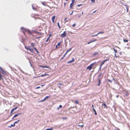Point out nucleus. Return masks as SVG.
Here are the masks:
<instances>
[{"mask_svg":"<svg viewBox=\"0 0 130 130\" xmlns=\"http://www.w3.org/2000/svg\"><path fill=\"white\" fill-rule=\"evenodd\" d=\"M39 30V31H41V29H40V30Z\"/></svg>","mask_w":130,"mask_h":130,"instance_id":"e2e57ef3","label":"nucleus"},{"mask_svg":"<svg viewBox=\"0 0 130 130\" xmlns=\"http://www.w3.org/2000/svg\"><path fill=\"white\" fill-rule=\"evenodd\" d=\"M40 88V86H38V87H36L35 88V89H38Z\"/></svg>","mask_w":130,"mask_h":130,"instance_id":"f704fd0d","label":"nucleus"},{"mask_svg":"<svg viewBox=\"0 0 130 130\" xmlns=\"http://www.w3.org/2000/svg\"><path fill=\"white\" fill-rule=\"evenodd\" d=\"M84 126V125H78V126H80V127H83V126Z\"/></svg>","mask_w":130,"mask_h":130,"instance_id":"c9c22d12","label":"nucleus"},{"mask_svg":"<svg viewBox=\"0 0 130 130\" xmlns=\"http://www.w3.org/2000/svg\"><path fill=\"white\" fill-rule=\"evenodd\" d=\"M82 14H83V12L82 11Z\"/></svg>","mask_w":130,"mask_h":130,"instance_id":"bf43d9fd","label":"nucleus"},{"mask_svg":"<svg viewBox=\"0 0 130 130\" xmlns=\"http://www.w3.org/2000/svg\"><path fill=\"white\" fill-rule=\"evenodd\" d=\"M39 67H42V68H48V67L47 66H39Z\"/></svg>","mask_w":130,"mask_h":130,"instance_id":"a211bd4d","label":"nucleus"},{"mask_svg":"<svg viewBox=\"0 0 130 130\" xmlns=\"http://www.w3.org/2000/svg\"><path fill=\"white\" fill-rule=\"evenodd\" d=\"M67 118V117H65V118L63 117V118H62V119H66Z\"/></svg>","mask_w":130,"mask_h":130,"instance_id":"49530a36","label":"nucleus"},{"mask_svg":"<svg viewBox=\"0 0 130 130\" xmlns=\"http://www.w3.org/2000/svg\"><path fill=\"white\" fill-rule=\"evenodd\" d=\"M53 129V128H48L47 129L45 130H52Z\"/></svg>","mask_w":130,"mask_h":130,"instance_id":"7c9ffc66","label":"nucleus"},{"mask_svg":"<svg viewBox=\"0 0 130 130\" xmlns=\"http://www.w3.org/2000/svg\"><path fill=\"white\" fill-rule=\"evenodd\" d=\"M64 58V57H62V58H61V59H60V60H62V59H63V58Z\"/></svg>","mask_w":130,"mask_h":130,"instance_id":"3c124183","label":"nucleus"},{"mask_svg":"<svg viewBox=\"0 0 130 130\" xmlns=\"http://www.w3.org/2000/svg\"><path fill=\"white\" fill-rule=\"evenodd\" d=\"M33 32L36 33H37L39 35L41 36L43 34L41 32H38L34 30L33 31Z\"/></svg>","mask_w":130,"mask_h":130,"instance_id":"1a4fd4ad","label":"nucleus"},{"mask_svg":"<svg viewBox=\"0 0 130 130\" xmlns=\"http://www.w3.org/2000/svg\"><path fill=\"white\" fill-rule=\"evenodd\" d=\"M83 4H78L77 5V6L78 7H79V6H82V5Z\"/></svg>","mask_w":130,"mask_h":130,"instance_id":"e433bc0d","label":"nucleus"},{"mask_svg":"<svg viewBox=\"0 0 130 130\" xmlns=\"http://www.w3.org/2000/svg\"><path fill=\"white\" fill-rule=\"evenodd\" d=\"M62 43V42L61 41H60L58 43V44L56 45V48L57 49L60 48V45Z\"/></svg>","mask_w":130,"mask_h":130,"instance_id":"f03ea898","label":"nucleus"},{"mask_svg":"<svg viewBox=\"0 0 130 130\" xmlns=\"http://www.w3.org/2000/svg\"><path fill=\"white\" fill-rule=\"evenodd\" d=\"M44 85H41V86L42 87V86H44Z\"/></svg>","mask_w":130,"mask_h":130,"instance_id":"4d7b16f0","label":"nucleus"},{"mask_svg":"<svg viewBox=\"0 0 130 130\" xmlns=\"http://www.w3.org/2000/svg\"><path fill=\"white\" fill-rule=\"evenodd\" d=\"M121 52L120 53V54H121Z\"/></svg>","mask_w":130,"mask_h":130,"instance_id":"0e129e2a","label":"nucleus"},{"mask_svg":"<svg viewBox=\"0 0 130 130\" xmlns=\"http://www.w3.org/2000/svg\"><path fill=\"white\" fill-rule=\"evenodd\" d=\"M107 60H104L103 62L102 63H101V66H100V68H101V66Z\"/></svg>","mask_w":130,"mask_h":130,"instance_id":"dca6fc26","label":"nucleus"},{"mask_svg":"<svg viewBox=\"0 0 130 130\" xmlns=\"http://www.w3.org/2000/svg\"><path fill=\"white\" fill-rule=\"evenodd\" d=\"M93 110L94 112H95V110L94 109H93Z\"/></svg>","mask_w":130,"mask_h":130,"instance_id":"680f3d73","label":"nucleus"},{"mask_svg":"<svg viewBox=\"0 0 130 130\" xmlns=\"http://www.w3.org/2000/svg\"><path fill=\"white\" fill-rule=\"evenodd\" d=\"M74 61V59L73 58H72V60H71L67 62V63H70L73 62Z\"/></svg>","mask_w":130,"mask_h":130,"instance_id":"f8f14e48","label":"nucleus"},{"mask_svg":"<svg viewBox=\"0 0 130 130\" xmlns=\"http://www.w3.org/2000/svg\"><path fill=\"white\" fill-rule=\"evenodd\" d=\"M51 34L49 35V37L47 38V39L45 41L46 42H47L48 41L50 37H51Z\"/></svg>","mask_w":130,"mask_h":130,"instance_id":"4468645a","label":"nucleus"},{"mask_svg":"<svg viewBox=\"0 0 130 130\" xmlns=\"http://www.w3.org/2000/svg\"><path fill=\"white\" fill-rule=\"evenodd\" d=\"M45 4V2H43L41 3V4L45 6L46 5Z\"/></svg>","mask_w":130,"mask_h":130,"instance_id":"5701e85b","label":"nucleus"},{"mask_svg":"<svg viewBox=\"0 0 130 130\" xmlns=\"http://www.w3.org/2000/svg\"><path fill=\"white\" fill-rule=\"evenodd\" d=\"M20 121V120H18L17 121H15L14 122V123L15 124V123H18L19 121Z\"/></svg>","mask_w":130,"mask_h":130,"instance_id":"cd10ccee","label":"nucleus"},{"mask_svg":"<svg viewBox=\"0 0 130 130\" xmlns=\"http://www.w3.org/2000/svg\"><path fill=\"white\" fill-rule=\"evenodd\" d=\"M76 25V24H73L72 25V26L73 27H74Z\"/></svg>","mask_w":130,"mask_h":130,"instance_id":"58836bf2","label":"nucleus"},{"mask_svg":"<svg viewBox=\"0 0 130 130\" xmlns=\"http://www.w3.org/2000/svg\"><path fill=\"white\" fill-rule=\"evenodd\" d=\"M80 17H81V15H79V16H78V17H79V18H80Z\"/></svg>","mask_w":130,"mask_h":130,"instance_id":"13d9d810","label":"nucleus"},{"mask_svg":"<svg viewBox=\"0 0 130 130\" xmlns=\"http://www.w3.org/2000/svg\"><path fill=\"white\" fill-rule=\"evenodd\" d=\"M75 2L74 0H72V3L70 4V7L71 9H73V5L74 4Z\"/></svg>","mask_w":130,"mask_h":130,"instance_id":"7ed1b4c3","label":"nucleus"},{"mask_svg":"<svg viewBox=\"0 0 130 130\" xmlns=\"http://www.w3.org/2000/svg\"><path fill=\"white\" fill-rule=\"evenodd\" d=\"M66 1H68V0H65Z\"/></svg>","mask_w":130,"mask_h":130,"instance_id":"69168bd1","label":"nucleus"},{"mask_svg":"<svg viewBox=\"0 0 130 130\" xmlns=\"http://www.w3.org/2000/svg\"><path fill=\"white\" fill-rule=\"evenodd\" d=\"M3 70H4V69L1 67H0V70L1 71Z\"/></svg>","mask_w":130,"mask_h":130,"instance_id":"72a5a7b5","label":"nucleus"},{"mask_svg":"<svg viewBox=\"0 0 130 130\" xmlns=\"http://www.w3.org/2000/svg\"><path fill=\"white\" fill-rule=\"evenodd\" d=\"M103 106H104L105 107H107V106L106 104L105 103H104L103 104Z\"/></svg>","mask_w":130,"mask_h":130,"instance_id":"473e14b6","label":"nucleus"},{"mask_svg":"<svg viewBox=\"0 0 130 130\" xmlns=\"http://www.w3.org/2000/svg\"><path fill=\"white\" fill-rule=\"evenodd\" d=\"M15 124L14 123L13 124H12L10 126H9L8 127L10 128L11 127H14L15 126Z\"/></svg>","mask_w":130,"mask_h":130,"instance_id":"aec40b11","label":"nucleus"},{"mask_svg":"<svg viewBox=\"0 0 130 130\" xmlns=\"http://www.w3.org/2000/svg\"><path fill=\"white\" fill-rule=\"evenodd\" d=\"M59 107H57V109L58 110H59Z\"/></svg>","mask_w":130,"mask_h":130,"instance_id":"603ef678","label":"nucleus"},{"mask_svg":"<svg viewBox=\"0 0 130 130\" xmlns=\"http://www.w3.org/2000/svg\"><path fill=\"white\" fill-rule=\"evenodd\" d=\"M94 41H91V42H89L88 43V44H90V43H91V42H93Z\"/></svg>","mask_w":130,"mask_h":130,"instance_id":"79ce46f5","label":"nucleus"},{"mask_svg":"<svg viewBox=\"0 0 130 130\" xmlns=\"http://www.w3.org/2000/svg\"><path fill=\"white\" fill-rule=\"evenodd\" d=\"M75 103L76 104H78V102L77 100H75Z\"/></svg>","mask_w":130,"mask_h":130,"instance_id":"bb28decb","label":"nucleus"},{"mask_svg":"<svg viewBox=\"0 0 130 130\" xmlns=\"http://www.w3.org/2000/svg\"><path fill=\"white\" fill-rule=\"evenodd\" d=\"M113 50L115 51V57L116 58H117V57H118V56H117L116 55V53H117V50H116L115 48H113Z\"/></svg>","mask_w":130,"mask_h":130,"instance_id":"9b49d317","label":"nucleus"},{"mask_svg":"<svg viewBox=\"0 0 130 130\" xmlns=\"http://www.w3.org/2000/svg\"><path fill=\"white\" fill-rule=\"evenodd\" d=\"M31 46L32 47H35L34 46H35V44L34 43H31Z\"/></svg>","mask_w":130,"mask_h":130,"instance_id":"6ab92c4d","label":"nucleus"},{"mask_svg":"<svg viewBox=\"0 0 130 130\" xmlns=\"http://www.w3.org/2000/svg\"><path fill=\"white\" fill-rule=\"evenodd\" d=\"M25 48L27 50H29L30 51H31L32 53H34V50L32 48H30V47L29 46H25Z\"/></svg>","mask_w":130,"mask_h":130,"instance_id":"f257e3e1","label":"nucleus"},{"mask_svg":"<svg viewBox=\"0 0 130 130\" xmlns=\"http://www.w3.org/2000/svg\"><path fill=\"white\" fill-rule=\"evenodd\" d=\"M108 80L109 82H110L111 83L112 82V81L108 79Z\"/></svg>","mask_w":130,"mask_h":130,"instance_id":"a18cd8bd","label":"nucleus"},{"mask_svg":"<svg viewBox=\"0 0 130 130\" xmlns=\"http://www.w3.org/2000/svg\"><path fill=\"white\" fill-rule=\"evenodd\" d=\"M44 76H46V75H48L49 74H46V73H45L44 74Z\"/></svg>","mask_w":130,"mask_h":130,"instance_id":"a19ab883","label":"nucleus"},{"mask_svg":"<svg viewBox=\"0 0 130 130\" xmlns=\"http://www.w3.org/2000/svg\"><path fill=\"white\" fill-rule=\"evenodd\" d=\"M21 113H18L17 114H15L13 116V118H14L17 117V116H18L19 115L21 114Z\"/></svg>","mask_w":130,"mask_h":130,"instance_id":"2eb2a0df","label":"nucleus"},{"mask_svg":"<svg viewBox=\"0 0 130 130\" xmlns=\"http://www.w3.org/2000/svg\"><path fill=\"white\" fill-rule=\"evenodd\" d=\"M59 108H62V106L61 105H60L59 106Z\"/></svg>","mask_w":130,"mask_h":130,"instance_id":"37998d69","label":"nucleus"},{"mask_svg":"<svg viewBox=\"0 0 130 130\" xmlns=\"http://www.w3.org/2000/svg\"><path fill=\"white\" fill-rule=\"evenodd\" d=\"M123 40L124 42H127L128 41V40L126 39H123Z\"/></svg>","mask_w":130,"mask_h":130,"instance_id":"412c9836","label":"nucleus"},{"mask_svg":"<svg viewBox=\"0 0 130 130\" xmlns=\"http://www.w3.org/2000/svg\"><path fill=\"white\" fill-rule=\"evenodd\" d=\"M42 36H39V37H35V38L36 39H38V38H42Z\"/></svg>","mask_w":130,"mask_h":130,"instance_id":"4c0bfd02","label":"nucleus"},{"mask_svg":"<svg viewBox=\"0 0 130 130\" xmlns=\"http://www.w3.org/2000/svg\"><path fill=\"white\" fill-rule=\"evenodd\" d=\"M55 16H53L52 18V20L53 23H54V20L55 18Z\"/></svg>","mask_w":130,"mask_h":130,"instance_id":"ddd939ff","label":"nucleus"},{"mask_svg":"<svg viewBox=\"0 0 130 130\" xmlns=\"http://www.w3.org/2000/svg\"><path fill=\"white\" fill-rule=\"evenodd\" d=\"M1 73L3 75V76H2V77H3V76H6L7 74L6 72L4 70L1 71Z\"/></svg>","mask_w":130,"mask_h":130,"instance_id":"423d86ee","label":"nucleus"},{"mask_svg":"<svg viewBox=\"0 0 130 130\" xmlns=\"http://www.w3.org/2000/svg\"><path fill=\"white\" fill-rule=\"evenodd\" d=\"M115 130H120L119 128H117L115 129Z\"/></svg>","mask_w":130,"mask_h":130,"instance_id":"8fccbe9b","label":"nucleus"},{"mask_svg":"<svg viewBox=\"0 0 130 130\" xmlns=\"http://www.w3.org/2000/svg\"><path fill=\"white\" fill-rule=\"evenodd\" d=\"M59 85L60 86L62 85L61 83H59Z\"/></svg>","mask_w":130,"mask_h":130,"instance_id":"09e8293b","label":"nucleus"},{"mask_svg":"<svg viewBox=\"0 0 130 130\" xmlns=\"http://www.w3.org/2000/svg\"><path fill=\"white\" fill-rule=\"evenodd\" d=\"M66 54H65L63 55V57H65V56H66Z\"/></svg>","mask_w":130,"mask_h":130,"instance_id":"c03bdc74","label":"nucleus"},{"mask_svg":"<svg viewBox=\"0 0 130 130\" xmlns=\"http://www.w3.org/2000/svg\"><path fill=\"white\" fill-rule=\"evenodd\" d=\"M116 97L117 98H118L119 97V96L118 95H117L116 96Z\"/></svg>","mask_w":130,"mask_h":130,"instance_id":"6e6d98bb","label":"nucleus"},{"mask_svg":"<svg viewBox=\"0 0 130 130\" xmlns=\"http://www.w3.org/2000/svg\"><path fill=\"white\" fill-rule=\"evenodd\" d=\"M95 115H97V113H96V111H95Z\"/></svg>","mask_w":130,"mask_h":130,"instance_id":"864d4df0","label":"nucleus"},{"mask_svg":"<svg viewBox=\"0 0 130 130\" xmlns=\"http://www.w3.org/2000/svg\"><path fill=\"white\" fill-rule=\"evenodd\" d=\"M72 49V48H71L68 50H67L65 53V54L66 55L68 53V52L70 51Z\"/></svg>","mask_w":130,"mask_h":130,"instance_id":"f3484780","label":"nucleus"},{"mask_svg":"<svg viewBox=\"0 0 130 130\" xmlns=\"http://www.w3.org/2000/svg\"><path fill=\"white\" fill-rule=\"evenodd\" d=\"M21 29L22 31V32L24 34L25 32H27V30L24 28L23 27H21Z\"/></svg>","mask_w":130,"mask_h":130,"instance_id":"0eeeda50","label":"nucleus"},{"mask_svg":"<svg viewBox=\"0 0 130 130\" xmlns=\"http://www.w3.org/2000/svg\"><path fill=\"white\" fill-rule=\"evenodd\" d=\"M73 11H72L71 12V13L70 14V15H72V14L73 13Z\"/></svg>","mask_w":130,"mask_h":130,"instance_id":"de8ad7c7","label":"nucleus"},{"mask_svg":"<svg viewBox=\"0 0 130 130\" xmlns=\"http://www.w3.org/2000/svg\"><path fill=\"white\" fill-rule=\"evenodd\" d=\"M91 1L93 3H94L95 2V0H91Z\"/></svg>","mask_w":130,"mask_h":130,"instance_id":"ea45409f","label":"nucleus"},{"mask_svg":"<svg viewBox=\"0 0 130 130\" xmlns=\"http://www.w3.org/2000/svg\"><path fill=\"white\" fill-rule=\"evenodd\" d=\"M44 76V74H42L40 76H39L38 77H43Z\"/></svg>","mask_w":130,"mask_h":130,"instance_id":"c756f323","label":"nucleus"},{"mask_svg":"<svg viewBox=\"0 0 130 130\" xmlns=\"http://www.w3.org/2000/svg\"><path fill=\"white\" fill-rule=\"evenodd\" d=\"M113 79L114 80H115V79L114 78H113Z\"/></svg>","mask_w":130,"mask_h":130,"instance_id":"338daca9","label":"nucleus"},{"mask_svg":"<svg viewBox=\"0 0 130 130\" xmlns=\"http://www.w3.org/2000/svg\"><path fill=\"white\" fill-rule=\"evenodd\" d=\"M101 83V80L100 79H99V82L98 84V86H99Z\"/></svg>","mask_w":130,"mask_h":130,"instance_id":"a878e982","label":"nucleus"},{"mask_svg":"<svg viewBox=\"0 0 130 130\" xmlns=\"http://www.w3.org/2000/svg\"><path fill=\"white\" fill-rule=\"evenodd\" d=\"M18 108V107H16L15 108H13L12 109V110L10 112V116L12 115L13 114L12 113H13V111L14 110H16Z\"/></svg>","mask_w":130,"mask_h":130,"instance_id":"20e7f679","label":"nucleus"},{"mask_svg":"<svg viewBox=\"0 0 130 130\" xmlns=\"http://www.w3.org/2000/svg\"><path fill=\"white\" fill-rule=\"evenodd\" d=\"M34 49L36 50V51L37 53H39V52H38V50H37L36 48L35 47H34Z\"/></svg>","mask_w":130,"mask_h":130,"instance_id":"b1692460","label":"nucleus"},{"mask_svg":"<svg viewBox=\"0 0 130 130\" xmlns=\"http://www.w3.org/2000/svg\"><path fill=\"white\" fill-rule=\"evenodd\" d=\"M67 18H65V19H64V21H66V20H67Z\"/></svg>","mask_w":130,"mask_h":130,"instance_id":"5fc2aeb1","label":"nucleus"},{"mask_svg":"<svg viewBox=\"0 0 130 130\" xmlns=\"http://www.w3.org/2000/svg\"><path fill=\"white\" fill-rule=\"evenodd\" d=\"M126 95V96H127V95Z\"/></svg>","mask_w":130,"mask_h":130,"instance_id":"774afa93","label":"nucleus"},{"mask_svg":"<svg viewBox=\"0 0 130 130\" xmlns=\"http://www.w3.org/2000/svg\"><path fill=\"white\" fill-rule=\"evenodd\" d=\"M27 32H28L30 34H32L31 33L29 30H27Z\"/></svg>","mask_w":130,"mask_h":130,"instance_id":"c85d7f7f","label":"nucleus"},{"mask_svg":"<svg viewBox=\"0 0 130 130\" xmlns=\"http://www.w3.org/2000/svg\"><path fill=\"white\" fill-rule=\"evenodd\" d=\"M57 24L58 25V27L60 28H61V27H60V25H59V22H58L57 23Z\"/></svg>","mask_w":130,"mask_h":130,"instance_id":"393cba45","label":"nucleus"},{"mask_svg":"<svg viewBox=\"0 0 130 130\" xmlns=\"http://www.w3.org/2000/svg\"><path fill=\"white\" fill-rule=\"evenodd\" d=\"M66 34L67 33L66 31H64L63 33L61 35V36L62 37L64 38L66 37Z\"/></svg>","mask_w":130,"mask_h":130,"instance_id":"39448f33","label":"nucleus"},{"mask_svg":"<svg viewBox=\"0 0 130 130\" xmlns=\"http://www.w3.org/2000/svg\"><path fill=\"white\" fill-rule=\"evenodd\" d=\"M66 5V3H64V6H65Z\"/></svg>","mask_w":130,"mask_h":130,"instance_id":"052dcab7","label":"nucleus"},{"mask_svg":"<svg viewBox=\"0 0 130 130\" xmlns=\"http://www.w3.org/2000/svg\"><path fill=\"white\" fill-rule=\"evenodd\" d=\"M50 96H47L45 97L43 99V100H42L41 101H42L43 102L45 101L47 99H48L49 98H50Z\"/></svg>","mask_w":130,"mask_h":130,"instance_id":"9d476101","label":"nucleus"},{"mask_svg":"<svg viewBox=\"0 0 130 130\" xmlns=\"http://www.w3.org/2000/svg\"><path fill=\"white\" fill-rule=\"evenodd\" d=\"M104 31H101L100 32L98 33V34H103L104 33Z\"/></svg>","mask_w":130,"mask_h":130,"instance_id":"2f4dec72","label":"nucleus"},{"mask_svg":"<svg viewBox=\"0 0 130 130\" xmlns=\"http://www.w3.org/2000/svg\"><path fill=\"white\" fill-rule=\"evenodd\" d=\"M93 64H91L89 66L87 67V69H88L89 70H91L92 68V66Z\"/></svg>","mask_w":130,"mask_h":130,"instance_id":"6e6552de","label":"nucleus"},{"mask_svg":"<svg viewBox=\"0 0 130 130\" xmlns=\"http://www.w3.org/2000/svg\"><path fill=\"white\" fill-rule=\"evenodd\" d=\"M1 79H3L2 77V76L1 75V72H0V80H1Z\"/></svg>","mask_w":130,"mask_h":130,"instance_id":"4be33fe9","label":"nucleus"}]
</instances>
